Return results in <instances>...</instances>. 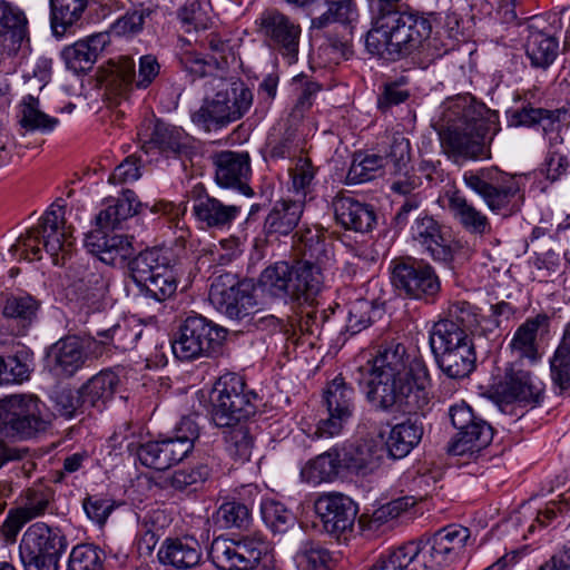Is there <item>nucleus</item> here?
<instances>
[{
  "instance_id": "21",
  "label": "nucleus",
  "mask_w": 570,
  "mask_h": 570,
  "mask_svg": "<svg viewBox=\"0 0 570 570\" xmlns=\"http://www.w3.org/2000/svg\"><path fill=\"white\" fill-rule=\"evenodd\" d=\"M328 417L317 424V438H333L341 433L355 409V391L342 377H335L324 392Z\"/></svg>"
},
{
  "instance_id": "24",
  "label": "nucleus",
  "mask_w": 570,
  "mask_h": 570,
  "mask_svg": "<svg viewBox=\"0 0 570 570\" xmlns=\"http://www.w3.org/2000/svg\"><path fill=\"white\" fill-rule=\"evenodd\" d=\"M314 508L324 530L335 537L350 530L357 514L353 500L337 492L323 493L316 499Z\"/></svg>"
},
{
  "instance_id": "31",
  "label": "nucleus",
  "mask_w": 570,
  "mask_h": 570,
  "mask_svg": "<svg viewBox=\"0 0 570 570\" xmlns=\"http://www.w3.org/2000/svg\"><path fill=\"white\" fill-rule=\"evenodd\" d=\"M294 261L322 273L323 266L331 261L332 250L324 235L316 229H305L293 236Z\"/></svg>"
},
{
  "instance_id": "26",
  "label": "nucleus",
  "mask_w": 570,
  "mask_h": 570,
  "mask_svg": "<svg viewBox=\"0 0 570 570\" xmlns=\"http://www.w3.org/2000/svg\"><path fill=\"white\" fill-rule=\"evenodd\" d=\"M131 239L114 230L94 229L86 235L85 246L105 264L116 266L122 265L134 254Z\"/></svg>"
},
{
  "instance_id": "8",
  "label": "nucleus",
  "mask_w": 570,
  "mask_h": 570,
  "mask_svg": "<svg viewBox=\"0 0 570 570\" xmlns=\"http://www.w3.org/2000/svg\"><path fill=\"white\" fill-rule=\"evenodd\" d=\"M471 532L460 524H449L432 537L407 542L403 548L417 570H439L454 563L464 552Z\"/></svg>"
},
{
  "instance_id": "62",
  "label": "nucleus",
  "mask_w": 570,
  "mask_h": 570,
  "mask_svg": "<svg viewBox=\"0 0 570 570\" xmlns=\"http://www.w3.org/2000/svg\"><path fill=\"white\" fill-rule=\"evenodd\" d=\"M376 307L373 302L367 299H356L348 305L346 320V331L351 334H357L367 328L373 322V314Z\"/></svg>"
},
{
  "instance_id": "14",
  "label": "nucleus",
  "mask_w": 570,
  "mask_h": 570,
  "mask_svg": "<svg viewBox=\"0 0 570 570\" xmlns=\"http://www.w3.org/2000/svg\"><path fill=\"white\" fill-rule=\"evenodd\" d=\"M462 180L493 213L508 208L520 191L515 177L495 166L465 170Z\"/></svg>"
},
{
  "instance_id": "35",
  "label": "nucleus",
  "mask_w": 570,
  "mask_h": 570,
  "mask_svg": "<svg viewBox=\"0 0 570 570\" xmlns=\"http://www.w3.org/2000/svg\"><path fill=\"white\" fill-rule=\"evenodd\" d=\"M193 212L197 220L209 228L229 226L240 213V206L225 205L219 199L199 193L194 196Z\"/></svg>"
},
{
  "instance_id": "16",
  "label": "nucleus",
  "mask_w": 570,
  "mask_h": 570,
  "mask_svg": "<svg viewBox=\"0 0 570 570\" xmlns=\"http://www.w3.org/2000/svg\"><path fill=\"white\" fill-rule=\"evenodd\" d=\"M256 26L268 47L289 65L297 61L302 28L296 21L278 9L269 8L258 16Z\"/></svg>"
},
{
  "instance_id": "4",
  "label": "nucleus",
  "mask_w": 570,
  "mask_h": 570,
  "mask_svg": "<svg viewBox=\"0 0 570 570\" xmlns=\"http://www.w3.org/2000/svg\"><path fill=\"white\" fill-rule=\"evenodd\" d=\"M489 124L474 116L465 97L449 99L440 120L441 145L454 163L491 158Z\"/></svg>"
},
{
  "instance_id": "40",
  "label": "nucleus",
  "mask_w": 570,
  "mask_h": 570,
  "mask_svg": "<svg viewBox=\"0 0 570 570\" xmlns=\"http://www.w3.org/2000/svg\"><path fill=\"white\" fill-rule=\"evenodd\" d=\"M141 207L135 191L125 189L120 197L107 199L106 207L97 215L96 229L115 230L122 220L138 214Z\"/></svg>"
},
{
  "instance_id": "7",
  "label": "nucleus",
  "mask_w": 570,
  "mask_h": 570,
  "mask_svg": "<svg viewBox=\"0 0 570 570\" xmlns=\"http://www.w3.org/2000/svg\"><path fill=\"white\" fill-rule=\"evenodd\" d=\"M119 331L120 326L115 325L106 331L98 332L97 335L101 337L100 341L67 335L47 348L45 366L56 379H71L85 367L90 354H94L95 357L100 356L106 345Z\"/></svg>"
},
{
  "instance_id": "45",
  "label": "nucleus",
  "mask_w": 570,
  "mask_h": 570,
  "mask_svg": "<svg viewBox=\"0 0 570 570\" xmlns=\"http://www.w3.org/2000/svg\"><path fill=\"white\" fill-rule=\"evenodd\" d=\"M136 63L128 56L119 57L110 63V75L107 80V95L115 102L129 97L135 87Z\"/></svg>"
},
{
  "instance_id": "44",
  "label": "nucleus",
  "mask_w": 570,
  "mask_h": 570,
  "mask_svg": "<svg viewBox=\"0 0 570 570\" xmlns=\"http://www.w3.org/2000/svg\"><path fill=\"white\" fill-rule=\"evenodd\" d=\"M444 324H451L453 332H459L468 337L482 334L484 331L481 327V316L478 307L466 301L451 303L446 317L438 321L433 326H445Z\"/></svg>"
},
{
  "instance_id": "56",
  "label": "nucleus",
  "mask_w": 570,
  "mask_h": 570,
  "mask_svg": "<svg viewBox=\"0 0 570 570\" xmlns=\"http://www.w3.org/2000/svg\"><path fill=\"white\" fill-rule=\"evenodd\" d=\"M383 168H385V163L380 155H355L346 175V181L356 185L372 180Z\"/></svg>"
},
{
  "instance_id": "9",
  "label": "nucleus",
  "mask_w": 570,
  "mask_h": 570,
  "mask_svg": "<svg viewBox=\"0 0 570 570\" xmlns=\"http://www.w3.org/2000/svg\"><path fill=\"white\" fill-rule=\"evenodd\" d=\"M171 252L153 247L140 252L128 263L129 275L145 295L164 302L177 291Z\"/></svg>"
},
{
  "instance_id": "36",
  "label": "nucleus",
  "mask_w": 570,
  "mask_h": 570,
  "mask_svg": "<svg viewBox=\"0 0 570 570\" xmlns=\"http://www.w3.org/2000/svg\"><path fill=\"white\" fill-rule=\"evenodd\" d=\"M0 35L14 52L29 47V21L24 11L3 0L0 1Z\"/></svg>"
},
{
  "instance_id": "60",
  "label": "nucleus",
  "mask_w": 570,
  "mask_h": 570,
  "mask_svg": "<svg viewBox=\"0 0 570 570\" xmlns=\"http://www.w3.org/2000/svg\"><path fill=\"white\" fill-rule=\"evenodd\" d=\"M261 510L265 524L273 532H286L295 522L294 514L281 502H265L262 504Z\"/></svg>"
},
{
  "instance_id": "41",
  "label": "nucleus",
  "mask_w": 570,
  "mask_h": 570,
  "mask_svg": "<svg viewBox=\"0 0 570 570\" xmlns=\"http://www.w3.org/2000/svg\"><path fill=\"white\" fill-rule=\"evenodd\" d=\"M493 438V430L481 417H476L469 430L458 432L448 445V452L452 455H465L479 453L487 448Z\"/></svg>"
},
{
  "instance_id": "27",
  "label": "nucleus",
  "mask_w": 570,
  "mask_h": 570,
  "mask_svg": "<svg viewBox=\"0 0 570 570\" xmlns=\"http://www.w3.org/2000/svg\"><path fill=\"white\" fill-rule=\"evenodd\" d=\"M412 239L435 262L451 264L454 250L443 237L441 225L426 213H420L410 228Z\"/></svg>"
},
{
  "instance_id": "46",
  "label": "nucleus",
  "mask_w": 570,
  "mask_h": 570,
  "mask_svg": "<svg viewBox=\"0 0 570 570\" xmlns=\"http://www.w3.org/2000/svg\"><path fill=\"white\" fill-rule=\"evenodd\" d=\"M525 53L532 67L547 69L559 53V41L552 35L532 30L527 40Z\"/></svg>"
},
{
  "instance_id": "32",
  "label": "nucleus",
  "mask_w": 570,
  "mask_h": 570,
  "mask_svg": "<svg viewBox=\"0 0 570 570\" xmlns=\"http://www.w3.org/2000/svg\"><path fill=\"white\" fill-rule=\"evenodd\" d=\"M448 209L453 219L469 234L484 236L491 232L488 216L459 189L446 193Z\"/></svg>"
},
{
  "instance_id": "52",
  "label": "nucleus",
  "mask_w": 570,
  "mask_h": 570,
  "mask_svg": "<svg viewBox=\"0 0 570 570\" xmlns=\"http://www.w3.org/2000/svg\"><path fill=\"white\" fill-rule=\"evenodd\" d=\"M55 490L46 485H36L26 490L24 502L17 508L29 521L52 512Z\"/></svg>"
},
{
  "instance_id": "57",
  "label": "nucleus",
  "mask_w": 570,
  "mask_h": 570,
  "mask_svg": "<svg viewBox=\"0 0 570 570\" xmlns=\"http://www.w3.org/2000/svg\"><path fill=\"white\" fill-rule=\"evenodd\" d=\"M51 402L55 411L68 420L83 414L88 410L80 387L78 390L68 387L57 390L51 396Z\"/></svg>"
},
{
  "instance_id": "1",
  "label": "nucleus",
  "mask_w": 570,
  "mask_h": 570,
  "mask_svg": "<svg viewBox=\"0 0 570 570\" xmlns=\"http://www.w3.org/2000/svg\"><path fill=\"white\" fill-rule=\"evenodd\" d=\"M370 379L366 399L384 412H423L430 404L429 371L421 357L392 341L381 344L367 362Z\"/></svg>"
},
{
  "instance_id": "34",
  "label": "nucleus",
  "mask_w": 570,
  "mask_h": 570,
  "mask_svg": "<svg viewBox=\"0 0 570 570\" xmlns=\"http://www.w3.org/2000/svg\"><path fill=\"white\" fill-rule=\"evenodd\" d=\"M40 302L29 294L10 295L3 302L2 316L7 320L11 333L24 335L37 320Z\"/></svg>"
},
{
  "instance_id": "11",
  "label": "nucleus",
  "mask_w": 570,
  "mask_h": 570,
  "mask_svg": "<svg viewBox=\"0 0 570 570\" xmlns=\"http://www.w3.org/2000/svg\"><path fill=\"white\" fill-rule=\"evenodd\" d=\"M226 335L223 326L202 315H189L178 327L171 343L173 353L180 361L217 357L223 354Z\"/></svg>"
},
{
  "instance_id": "13",
  "label": "nucleus",
  "mask_w": 570,
  "mask_h": 570,
  "mask_svg": "<svg viewBox=\"0 0 570 570\" xmlns=\"http://www.w3.org/2000/svg\"><path fill=\"white\" fill-rule=\"evenodd\" d=\"M432 326L429 343L440 370L450 379H463L474 368L475 352L471 337L453 332L451 324Z\"/></svg>"
},
{
  "instance_id": "63",
  "label": "nucleus",
  "mask_w": 570,
  "mask_h": 570,
  "mask_svg": "<svg viewBox=\"0 0 570 570\" xmlns=\"http://www.w3.org/2000/svg\"><path fill=\"white\" fill-rule=\"evenodd\" d=\"M150 13L149 9L144 8L128 10L111 24L110 31L118 37L135 36L142 30Z\"/></svg>"
},
{
  "instance_id": "49",
  "label": "nucleus",
  "mask_w": 570,
  "mask_h": 570,
  "mask_svg": "<svg viewBox=\"0 0 570 570\" xmlns=\"http://www.w3.org/2000/svg\"><path fill=\"white\" fill-rule=\"evenodd\" d=\"M342 468V460L337 450L326 451L309 461L302 469V476L307 482L317 484L336 478Z\"/></svg>"
},
{
  "instance_id": "33",
  "label": "nucleus",
  "mask_w": 570,
  "mask_h": 570,
  "mask_svg": "<svg viewBox=\"0 0 570 570\" xmlns=\"http://www.w3.org/2000/svg\"><path fill=\"white\" fill-rule=\"evenodd\" d=\"M199 436V428L191 417H183L174 431V435L159 440L163 461L166 469L180 462L194 449Z\"/></svg>"
},
{
  "instance_id": "55",
  "label": "nucleus",
  "mask_w": 570,
  "mask_h": 570,
  "mask_svg": "<svg viewBox=\"0 0 570 570\" xmlns=\"http://www.w3.org/2000/svg\"><path fill=\"white\" fill-rule=\"evenodd\" d=\"M31 373V358L27 352L14 355H0V384L22 383L29 380Z\"/></svg>"
},
{
  "instance_id": "10",
  "label": "nucleus",
  "mask_w": 570,
  "mask_h": 570,
  "mask_svg": "<svg viewBox=\"0 0 570 570\" xmlns=\"http://www.w3.org/2000/svg\"><path fill=\"white\" fill-rule=\"evenodd\" d=\"M40 244L43 249L53 258L56 265L60 264L59 253H62V259L70 252L73 244L72 232L65 225L63 207L51 206L49 210L40 218L39 225L27 230L21 235L12 249L26 254L29 261L40 259Z\"/></svg>"
},
{
  "instance_id": "20",
  "label": "nucleus",
  "mask_w": 570,
  "mask_h": 570,
  "mask_svg": "<svg viewBox=\"0 0 570 570\" xmlns=\"http://www.w3.org/2000/svg\"><path fill=\"white\" fill-rule=\"evenodd\" d=\"M544 384L524 367L522 362H511L505 368L504 377L494 389L501 402H519L535 406L543 399Z\"/></svg>"
},
{
  "instance_id": "53",
  "label": "nucleus",
  "mask_w": 570,
  "mask_h": 570,
  "mask_svg": "<svg viewBox=\"0 0 570 570\" xmlns=\"http://www.w3.org/2000/svg\"><path fill=\"white\" fill-rule=\"evenodd\" d=\"M252 521L249 502L237 500L220 504L215 513V522L225 529H247Z\"/></svg>"
},
{
  "instance_id": "51",
  "label": "nucleus",
  "mask_w": 570,
  "mask_h": 570,
  "mask_svg": "<svg viewBox=\"0 0 570 570\" xmlns=\"http://www.w3.org/2000/svg\"><path fill=\"white\" fill-rule=\"evenodd\" d=\"M299 570H332L335 563L332 552L322 543L304 541L295 554Z\"/></svg>"
},
{
  "instance_id": "2",
  "label": "nucleus",
  "mask_w": 570,
  "mask_h": 570,
  "mask_svg": "<svg viewBox=\"0 0 570 570\" xmlns=\"http://www.w3.org/2000/svg\"><path fill=\"white\" fill-rule=\"evenodd\" d=\"M209 402L210 416L218 428H229L225 440L228 454L237 462L249 461L254 439L242 421L254 416L259 406V397L246 390L245 382L236 374H225L214 384Z\"/></svg>"
},
{
  "instance_id": "19",
  "label": "nucleus",
  "mask_w": 570,
  "mask_h": 570,
  "mask_svg": "<svg viewBox=\"0 0 570 570\" xmlns=\"http://www.w3.org/2000/svg\"><path fill=\"white\" fill-rule=\"evenodd\" d=\"M392 283L405 296L433 302L441 292V281L435 269L424 261L396 262Z\"/></svg>"
},
{
  "instance_id": "29",
  "label": "nucleus",
  "mask_w": 570,
  "mask_h": 570,
  "mask_svg": "<svg viewBox=\"0 0 570 570\" xmlns=\"http://www.w3.org/2000/svg\"><path fill=\"white\" fill-rule=\"evenodd\" d=\"M333 208L336 222L345 229L367 233L376 224V214L373 206L354 197L336 196L333 200Z\"/></svg>"
},
{
  "instance_id": "25",
  "label": "nucleus",
  "mask_w": 570,
  "mask_h": 570,
  "mask_svg": "<svg viewBox=\"0 0 570 570\" xmlns=\"http://www.w3.org/2000/svg\"><path fill=\"white\" fill-rule=\"evenodd\" d=\"M216 183L226 188H234L243 195L253 196L248 185L252 174L250 157L247 151L223 150L213 156Z\"/></svg>"
},
{
  "instance_id": "47",
  "label": "nucleus",
  "mask_w": 570,
  "mask_h": 570,
  "mask_svg": "<svg viewBox=\"0 0 570 570\" xmlns=\"http://www.w3.org/2000/svg\"><path fill=\"white\" fill-rule=\"evenodd\" d=\"M210 474L212 469L208 464L197 463L173 471L165 476L164 485L179 492H194L210 478Z\"/></svg>"
},
{
  "instance_id": "28",
  "label": "nucleus",
  "mask_w": 570,
  "mask_h": 570,
  "mask_svg": "<svg viewBox=\"0 0 570 570\" xmlns=\"http://www.w3.org/2000/svg\"><path fill=\"white\" fill-rule=\"evenodd\" d=\"M164 566L176 570H193L203 563V548L194 535L166 538L157 553Z\"/></svg>"
},
{
  "instance_id": "3",
  "label": "nucleus",
  "mask_w": 570,
  "mask_h": 570,
  "mask_svg": "<svg viewBox=\"0 0 570 570\" xmlns=\"http://www.w3.org/2000/svg\"><path fill=\"white\" fill-rule=\"evenodd\" d=\"M432 23L419 10L404 7L379 24H371L365 35L366 51L386 61H400L421 53L430 42Z\"/></svg>"
},
{
  "instance_id": "59",
  "label": "nucleus",
  "mask_w": 570,
  "mask_h": 570,
  "mask_svg": "<svg viewBox=\"0 0 570 570\" xmlns=\"http://www.w3.org/2000/svg\"><path fill=\"white\" fill-rule=\"evenodd\" d=\"M67 570H104V553L92 544H78L69 554Z\"/></svg>"
},
{
  "instance_id": "15",
  "label": "nucleus",
  "mask_w": 570,
  "mask_h": 570,
  "mask_svg": "<svg viewBox=\"0 0 570 570\" xmlns=\"http://www.w3.org/2000/svg\"><path fill=\"white\" fill-rule=\"evenodd\" d=\"M208 296L213 306L232 320L246 321L259 328L276 327L281 323L274 315L263 316L255 311L254 296L237 284L226 285L217 278L212 283Z\"/></svg>"
},
{
  "instance_id": "38",
  "label": "nucleus",
  "mask_w": 570,
  "mask_h": 570,
  "mask_svg": "<svg viewBox=\"0 0 570 570\" xmlns=\"http://www.w3.org/2000/svg\"><path fill=\"white\" fill-rule=\"evenodd\" d=\"M423 433V422L419 416L395 424L385 442L389 455L392 459L405 458L421 442Z\"/></svg>"
},
{
  "instance_id": "17",
  "label": "nucleus",
  "mask_w": 570,
  "mask_h": 570,
  "mask_svg": "<svg viewBox=\"0 0 570 570\" xmlns=\"http://www.w3.org/2000/svg\"><path fill=\"white\" fill-rule=\"evenodd\" d=\"M510 127L539 128L547 145L564 142L563 131L570 125V110L566 107H534L531 102H522L514 109L507 110Z\"/></svg>"
},
{
  "instance_id": "42",
  "label": "nucleus",
  "mask_w": 570,
  "mask_h": 570,
  "mask_svg": "<svg viewBox=\"0 0 570 570\" xmlns=\"http://www.w3.org/2000/svg\"><path fill=\"white\" fill-rule=\"evenodd\" d=\"M88 0H50V26L52 35L60 39L79 26Z\"/></svg>"
},
{
  "instance_id": "22",
  "label": "nucleus",
  "mask_w": 570,
  "mask_h": 570,
  "mask_svg": "<svg viewBox=\"0 0 570 570\" xmlns=\"http://www.w3.org/2000/svg\"><path fill=\"white\" fill-rule=\"evenodd\" d=\"M24 95L19 105L17 118L19 125L31 131H51L58 125L59 120L47 115L40 106L39 94L49 81V71L43 68L33 71L32 76L24 77Z\"/></svg>"
},
{
  "instance_id": "54",
  "label": "nucleus",
  "mask_w": 570,
  "mask_h": 570,
  "mask_svg": "<svg viewBox=\"0 0 570 570\" xmlns=\"http://www.w3.org/2000/svg\"><path fill=\"white\" fill-rule=\"evenodd\" d=\"M551 377L560 390L570 386V322L567 324L562 340L550 361Z\"/></svg>"
},
{
  "instance_id": "48",
  "label": "nucleus",
  "mask_w": 570,
  "mask_h": 570,
  "mask_svg": "<svg viewBox=\"0 0 570 570\" xmlns=\"http://www.w3.org/2000/svg\"><path fill=\"white\" fill-rule=\"evenodd\" d=\"M208 556L218 570H249L235 539L215 538L212 541Z\"/></svg>"
},
{
  "instance_id": "6",
  "label": "nucleus",
  "mask_w": 570,
  "mask_h": 570,
  "mask_svg": "<svg viewBox=\"0 0 570 570\" xmlns=\"http://www.w3.org/2000/svg\"><path fill=\"white\" fill-rule=\"evenodd\" d=\"M259 287L266 295L285 303L312 305L323 286V274L296 261L276 262L259 276Z\"/></svg>"
},
{
  "instance_id": "12",
  "label": "nucleus",
  "mask_w": 570,
  "mask_h": 570,
  "mask_svg": "<svg viewBox=\"0 0 570 570\" xmlns=\"http://www.w3.org/2000/svg\"><path fill=\"white\" fill-rule=\"evenodd\" d=\"M68 540L59 527L38 521L23 532L19 556L24 570H59Z\"/></svg>"
},
{
  "instance_id": "23",
  "label": "nucleus",
  "mask_w": 570,
  "mask_h": 570,
  "mask_svg": "<svg viewBox=\"0 0 570 570\" xmlns=\"http://www.w3.org/2000/svg\"><path fill=\"white\" fill-rule=\"evenodd\" d=\"M138 138L146 154L158 150L166 157L186 154L189 148V136L181 129L159 119H146L140 125Z\"/></svg>"
},
{
  "instance_id": "43",
  "label": "nucleus",
  "mask_w": 570,
  "mask_h": 570,
  "mask_svg": "<svg viewBox=\"0 0 570 570\" xmlns=\"http://www.w3.org/2000/svg\"><path fill=\"white\" fill-rule=\"evenodd\" d=\"M119 376L111 370H102L80 386L88 409L101 410L110 401L119 385Z\"/></svg>"
},
{
  "instance_id": "61",
  "label": "nucleus",
  "mask_w": 570,
  "mask_h": 570,
  "mask_svg": "<svg viewBox=\"0 0 570 570\" xmlns=\"http://www.w3.org/2000/svg\"><path fill=\"white\" fill-rule=\"evenodd\" d=\"M570 166L568 150L564 142L547 145V155L543 163V171L550 181L559 180L567 174Z\"/></svg>"
},
{
  "instance_id": "18",
  "label": "nucleus",
  "mask_w": 570,
  "mask_h": 570,
  "mask_svg": "<svg viewBox=\"0 0 570 570\" xmlns=\"http://www.w3.org/2000/svg\"><path fill=\"white\" fill-rule=\"evenodd\" d=\"M237 86L242 91L238 92V100L235 98L234 107H227L229 100L226 89H216L215 96L212 99H206L202 107L191 115L193 122L206 131H212L240 119L253 105V92L245 83Z\"/></svg>"
},
{
  "instance_id": "5",
  "label": "nucleus",
  "mask_w": 570,
  "mask_h": 570,
  "mask_svg": "<svg viewBox=\"0 0 570 570\" xmlns=\"http://www.w3.org/2000/svg\"><path fill=\"white\" fill-rule=\"evenodd\" d=\"M55 414L32 393L0 397V436L12 441H39L53 430Z\"/></svg>"
},
{
  "instance_id": "37",
  "label": "nucleus",
  "mask_w": 570,
  "mask_h": 570,
  "mask_svg": "<svg viewBox=\"0 0 570 570\" xmlns=\"http://www.w3.org/2000/svg\"><path fill=\"white\" fill-rule=\"evenodd\" d=\"M548 324V316L538 314L532 318H528L515 331L511 343V353L514 357L512 362L527 361L529 364L535 363L540 355L537 346V335L541 326Z\"/></svg>"
},
{
  "instance_id": "39",
  "label": "nucleus",
  "mask_w": 570,
  "mask_h": 570,
  "mask_svg": "<svg viewBox=\"0 0 570 570\" xmlns=\"http://www.w3.org/2000/svg\"><path fill=\"white\" fill-rule=\"evenodd\" d=\"M304 203L302 200L282 199L274 204L264 222L267 236H287L302 217Z\"/></svg>"
},
{
  "instance_id": "50",
  "label": "nucleus",
  "mask_w": 570,
  "mask_h": 570,
  "mask_svg": "<svg viewBox=\"0 0 570 570\" xmlns=\"http://www.w3.org/2000/svg\"><path fill=\"white\" fill-rule=\"evenodd\" d=\"M383 453V446L374 442L365 441L357 444L355 449L347 454L345 464L347 469L354 471L356 474L367 475L380 468Z\"/></svg>"
},
{
  "instance_id": "58",
  "label": "nucleus",
  "mask_w": 570,
  "mask_h": 570,
  "mask_svg": "<svg viewBox=\"0 0 570 570\" xmlns=\"http://www.w3.org/2000/svg\"><path fill=\"white\" fill-rule=\"evenodd\" d=\"M390 174H404L412 171L411 166V144L403 136H394L386 151L382 156Z\"/></svg>"
},
{
  "instance_id": "30",
  "label": "nucleus",
  "mask_w": 570,
  "mask_h": 570,
  "mask_svg": "<svg viewBox=\"0 0 570 570\" xmlns=\"http://www.w3.org/2000/svg\"><path fill=\"white\" fill-rule=\"evenodd\" d=\"M109 42V33H94L66 47L61 56L69 70L75 73L86 72L92 68Z\"/></svg>"
},
{
  "instance_id": "64",
  "label": "nucleus",
  "mask_w": 570,
  "mask_h": 570,
  "mask_svg": "<svg viewBox=\"0 0 570 570\" xmlns=\"http://www.w3.org/2000/svg\"><path fill=\"white\" fill-rule=\"evenodd\" d=\"M235 541L249 570L256 568L267 556L268 543L262 535H244L237 540L235 539Z\"/></svg>"
}]
</instances>
